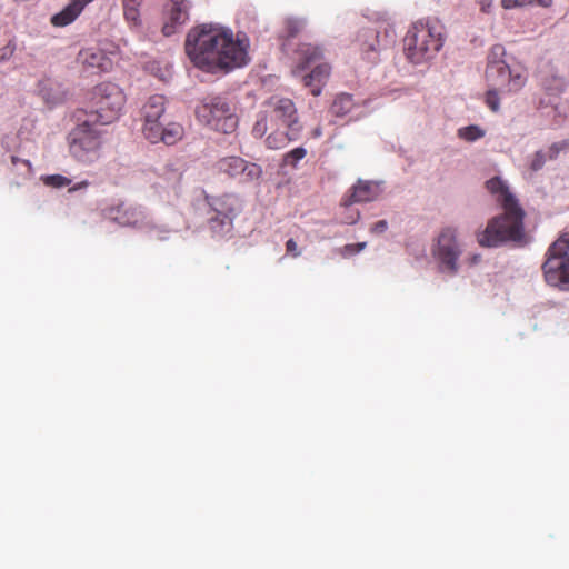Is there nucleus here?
I'll list each match as a JSON object with an SVG mask.
<instances>
[{"instance_id":"72a5a7b5","label":"nucleus","mask_w":569,"mask_h":569,"mask_svg":"<svg viewBox=\"0 0 569 569\" xmlns=\"http://www.w3.org/2000/svg\"><path fill=\"white\" fill-rule=\"evenodd\" d=\"M88 186H89V182H88L87 180H84V181H81V182H79V183L74 184L73 187H71V188L69 189V191H70V192H72V191H77V190H79V189H84V188H87Z\"/></svg>"},{"instance_id":"39448f33","label":"nucleus","mask_w":569,"mask_h":569,"mask_svg":"<svg viewBox=\"0 0 569 569\" xmlns=\"http://www.w3.org/2000/svg\"><path fill=\"white\" fill-rule=\"evenodd\" d=\"M141 117L142 133L151 143L163 142L172 146L182 139L183 127L177 122H167L163 96H151L141 109Z\"/></svg>"},{"instance_id":"f704fd0d","label":"nucleus","mask_w":569,"mask_h":569,"mask_svg":"<svg viewBox=\"0 0 569 569\" xmlns=\"http://www.w3.org/2000/svg\"><path fill=\"white\" fill-rule=\"evenodd\" d=\"M553 82L558 92L565 89V81L561 78H553Z\"/></svg>"},{"instance_id":"9b49d317","label":"nucleus","mask_w":569,"mask_h":569,"mask_svg":"<svg viewBox=\"0 0 569 569\" xmlns=\"http://www.w3.org/2000/svg\"><path fill=\"white\" fill-rule=\"evenodd\" d=\"M542 271L548 284L569 290V233L561 234L549 247Z\"/></svg>"},{"instance_id":"20e7f679","label":"nucleus","mask_w":569,"mask_h":569,"mask_svg":"<svg viewBox=\"0 0 569 569\" xmlns=\"http://www.w3.org/2000/svg\"><path fill=\"white\" fill-rule=\"evenodd\" d=\"M445 39V26L438 19H421L408 29L403 50L412 63L419 64L433 58L443 47Z\"/></svg>"},{"instance_id":"4c0bfd02","label":"nucleus","mask_w":569,"mask_h":569,"mask_svg":"<svg viewBox=\"0 0 569 569\" xmlns=\"http://www.w3.org/2000/svg\"><path fill=\"white\" fill-rule=\"evenodd\" d=\"M81 10L84 9V7L92 2L93 0H72Z\"/></svg>"},{"instance_id":"bb28decb","label":"nucleus","mask_w":569,"mask_h":569,"mask_svg":"<svg viewBox=\"0 0 569 569\" xmlns=\"http://www.w3.org/2000/svg\"><path fill=\"white\" fill-rule=\"evenodd\" d=\"M547 161V156L543 151H537L530 162V169L532 171L540 170Z\"/></svg>"},{"instance_id":"f3484780","label":"nucleus","mask_w":569,"mask_h":569,"mask_svg":"<svg viewBox=\"0 0 569 569\" xmlns=\"http://www.w3.org/2000/svg\"><path fill=\"white\" fill-rule=\"evenodd\" d=\"M381 193L380 183L368 180H358L342 198V206L349 207L353 203H361L376 200Z\"/></svg>"},{"instance_id":"7c9ffc66","label":"nucleus","mask_w":569,"mask_h":569,"mask_svg":"<svg viewBox=\"0 0 569 569\" xmlns=\"http://www.w3.org/2000/svg\"><path fill=\"white\" fill-rule=\"evenodd\" d=\"M388 229V222L386 220H379L373 223L370 228V232L373 234H381Z\"/></svg>"},{"instance_id":"dca6fc26","label":"nucleus","mask_w":569,"mask_h":569,"mask_svg":"<svg viewBox=\"0 0 569 569\" xmlns=\"http://www.w3.org/2000/svg\"><path fill=\"white\" fill-rule=\"evenodd\" d=\"M77 61L82 70L88 73L107 72L112 69V60L98 48H87L80 50Z\"/></svg>"},{"instance_id":"c756f323","label":"nucleus","mask_w":569,"mask_h":569,"mask_svg":"<svg viewBox=\"0 0 569 569\" xmlns=\"http://www.w3.org/2000/svg\"><path fill=\"white\" fill-rule=\"evenodd\" d=\"M565 148V142H556L548 148V151L545 152L547 159L553 160L558 157L559 152Z\"/></svg>"},{"instance_id":"b1692460","label":"nucleus","mask_w":569,"mask_h":569,"mask_svg":"<svg viewBox=\"0 0 569 569\" xmlns=\"http://www.w3.org/2000/svg\"><path fill=\"white\" fill-rule=\"evenodd\" d=\"M46 186L52 188H63L71 183V180L62 174H51L43 179Z\"/></svg>"},{"instance_id":"7ed1b4c3","label":"nucleus","mask_w":569,"mask_h":569,"mask_svg":"<svg viewBox=\"0 0 569 569\" xmlns=\"http://www.w3.org/2000/svg\"><path fill=\"white\" fill-rule=\"evenodd\" d=\"M505 47L502 44H495L487 57L485 74L489 89L486 93V103L493 112L499 110V92H517L527 82L526 69L523 67L511 68L505 61Z\"/></svg>"},{"instance_id":"c85d7f7f","label":"nucleus","mask_w":569,"mask_h":569,"mask_svg":"<svg viewBox=\"0 0 569 569\" xmlns=\"http://www.w3.org/2000/svg\"><path fill=\"white\" fill-rule=\"evenodd\" d=\"M16 51V44L8 42L4 47L0 48V62L9 60Z\"/></svg>"},{"instance_id":"6ab92c4d","label":"nucleus","mask_w":569,"mask_h":569,"mask_svg":"<svg viewBox=\"0 0 569 569\" xmlns=\"http://www.w3.org/2000/svg\"><path fill=\"white\" fill-rule=\"evenodd\" d=\"M269 127H271L270 123ZM280 127V124H277L269 128L271 132L266 138V144L269 149L284 148L290 141L298 140L302 130V127L286 128V130H281Z\"/></svg>"},{"instance_id":"a878e982","label":"nucleus","mask_w":569,"mask_h":569,"mask_svg":"<svg viewBox=\"0 0 569 569\" xmlns=\"http://www.w3.org/2000/svg\"><path fill=\"white\" fill-rule=\"evenodd\" d=\"M124 17L127 20L132 21L134 24L138 22L139 12L136 8V0L133 2L130 0H126Z\"/></svg>"},{"instance_id":"ddd939ff","label":"nucleus","mask_w":569,"mask_h":569,"mask_svg":"<svg viewBox=\"0 0 569 569\" xmlns=\"http://www.w3.org/2000/svg\"><path fill=\"white\" fill-rule=\"evenodd\" d=\"M213 168L218 173L237 180L239 183L258 182L262 177V168L259 164L239 156L222 157L214 162Z\"/></svg>"},{"instance_id":"1a4fd4ad","label":"nucleus","mask_w":569,"mask_h":569,"mask_svg":"<svg viewBox=\"0 0 569 569\" xmlns=\"http://www.w3.org/2000/svg\"><path fill=\"white\" fill-rule=\"evenodd\" d=\"M266 109L259 114L252 127V136L262 138L273 126L280 124L283 128L302 127L299 123L297 109L289 98L273 96L264 102Z\"/></svg>"},{"instance_id":"393cba45","label":"nucleus","mask_w":569,"mask_h":569,"mask_svg":"<svg viewBox=\"0 0 569 569\" xmlns=\"http://www.w3.org/2000/svg\"><path fill=\"white\" fill-rule=\"evenodd\" d=\"M366 246H367V242L346 244L340 249V254L343 258H348L350 256H353V254L362 251L366 248Z\"/></svg>"},{"instance_id":"cd10ccee","label":"nucleus","mask_w":569,"mask_h":569,"mask_svg":"<svg viewBox=\"0 0 569 569\" xmlns=\"http://www.w3.org/2000/svg\"><path fill=\"white\" fill-rule=\"evenodd\" d=\"M536 0H501V6L505 9H512L517 7H523L527 4H533Z\"/></svg>"},{"instance_id":"4be33fe9","label":"nucleus","mask_w":569,"mask_h":569,"mask_svg":"<svg viewBox=\"0 0 569 569\" xmlns=\"http://www.w3.org/2000/svg\"><path fill=\"white\" fill-rule=\"evenodd\" d=\"M485 136V130L479 126L470 124L458 130V137L465 141L473 142Z\"/></svg>"},{"instance_id":"2eb2a0df","label":"nucleus","mask_w":569,"mask_h":569,"mask_svg":"<svg viewBox=\"0 0 569 569\" xmlns=\"http://www.w3.org/2000/svg\"><path fill=\"white\" fill-rule=\"evenodd\" d=\"M104 214L108 219L122 227L141 228L144 226L147 219L141 208L124 202L110 206L104 210Z\"/></svg>"},{"instance_id":"6e6552de","label":"nucleus","mask_w":569,"mask_h":569,"mask_svg":"<svg viewBox=\"0 0 569 569\" xmlns=\"http://www.w3.org/2000/svg\"><path fill=\"white\" fill-rule=\"evenodd\" d=\"M124 103L126 96L118 84L102 82L91 91L90 117H94V122L109 124L119 118Z\"/></svg>"},{"instance_id":"473e14b6","label":"nucleus","mask_w":569,"mask_h":569,"mask_svg":"<svg viewBox=\"0 0 569 569\" xmlns=\"http://www.w3.org/2000/svg\"><path fill=\"white\" fill-rule=\"evenodd\" d=\"M360 218V213L357 211L355 214H350L345 218V223L347 224H353L356 223Z\"/></svg>"},{"instance_id":"a211bd4d","label":"nucleus","mask_w":569,"mask_h":569,"mask_svg":"<svg viewBox=\"0 0 569 569\" xmlns=\"http://www.w3.org/2000/svg\"><path fill=\"white\" fill-rule=\"evenodd\" d=\"M189 19V2L187 0H169L167 20L162 32L169 37L177 32Z\"/></svg>"},{"instance_id":"423d86ee","label":"nucleus","mask_w":569,"mask_h":569,"mask_svg":"<svg viewBox=\"0 0 569 569\" xmlns=\"http://www.w3.org/2000/svg\"><path fill=\"white\" fill-rule=\"evenodd\" d=\"M296 53L293 74L302 78L311 94L319 96L331 72L329 63L323 61L322 49L311 43H302Z\"/></svg>"},{"instance_id":"aec40b11","label":"nucleus","mask_w":569,"mask_h":569,"mask_svg":"<svg viewBox=\"0 0 569 569\" xmlns=\"http://www.w3.org/2000/svg\"><path fill=\"white\" fill-rule=\"evenodd\" d=\"M81 12L82 10L71 1V3L64 7L60 12L53 14L50 21L54 27H66L72 23Z\"/></svg>"},{"instance_id":"e433bc0d","label":"nucleus","mask_w":569,"mask_h":569,"mask_svg":"<svg viewBox=\"0 0 569 569\" xmlns=\"http://www.w3.org/2000/svg\"><path fill=\"white\" fill-rule=\"evenodd\" d=\"M477 2L481 6V10L486 12L488 8L491 6V0H477Z\"/></svg>"},{"instance_id":"58836bf2","label":"nucleus","mask_w":569,"mask_h":569,"mask_svg":"<svg viewBox=\"0 0 569 569\" xmlns=\"http://www.w3.org/2000/svg\"><path fill=\"white\" fill-rule=\"evenodd\" d=\"M536 3H538L541 7L548 8L552 4V0H536Z\"/></svg>"},{"instance_id":"412c9836","label":"nucleus","mask_w":569,"mask_h":569,"mask_svg":"<svg viewBox=\"0 0 569 569\" xmlns=\"http://www.w3.org/2000/svg\"><path fill=\"white\" fill-rule=\"evenodd\" d=\"M355 107L353 98L351 94L341 93L336 97L331 104V113L336 117H345Z\"/></svg>"},{"instance_id":"2f4dec72","label":"nucleus","mask_w":569,"mask_h":569,"mask_svg":"<svg viewBox=\"0 0 569 569\" xmlns=\"http://www.w3.org/2000/svg\"><path fill=\"white\" fill-rule=\"evenodd\" d=\"M286 250L288 253H291L293 257H298L300 252L298 251L297 242L293 239H289L286 242Z\"/></svg>"},{"instance_id":"f257e3e1","label":"nucleus","mask_w":569,"mask_h":569,"mask_svg":"<svg viewBox=\"0 0 569 569\" xmlns=\"http://www.w3.org/2000/svg\"><path fill=\"white\" fill-rule=\"evenodd\" d=\"M249 39L233 34L220 24L203 23L191 29L186 39V52L191 61L207 71L232 70L249 62Z\"/></svg>"},{"instance_id":"c9c22d12","label":"nucleus","mask_w":569,"mask_h":569,"mask_svg":"<svg viewBox=\"0 0 569 569\" xmlns=\"http://www.w3.org/2000/svg\"><path fill=\"white\" fill-rule=\"evenodd\" d=\"M11 162H12V164H14V166H16V164H18L19 162H22V163H23V164H26L28 168H30V167H31V164H30V161H29V160H20L17 156H12V157H11Z\"/></svg>"},{"instance_id":"f8f14e48","label":"nucleus","mask_w":569,"mask_h":569,"mask_svg":"<svg viewBox=\"0 0 569 569\" xmlns=\"http://www.w3.org/2000/svg\"><path fill=\"white\" fill-rule=\"evenodd\" d=\"M208 204L216 212L209 219V227L214 232H223L232 226L233 219L242 211V201L234 193H223L217 197H206Z\"/></svg>"},{"instance_id":"5701e85b","label":"nucleus","mask_w":569,"mask_h":569,"mask_svg":"<svg viewBox=\"0 0 569 569\" xmlns=\"http://www.w3.org/2000/svg\"><path fill=\"white\" fill-rule=\"evenodd\" d=\"M307 156V150L303 147H298L287 152L283 157V163L287 166H291L292 168L297 167V163L302 160Z\"/></svg>"},{"instance_id":"4468645a","label":"nucleus","mask_w":569,"mask_h":569,"mask_svg":"<svg viewBox=\"0 0 569 569\" xmlns=\"http://www.w3.org/2000/svg\"><path fill=\"white\" fill-rule=\"evenodd\" d=\"M460 249L457 243L456 230L447 227L438 236L437 244L433 248V256L441 262L442 267L451 274L458 271L457 261L460 257Z\"/></svg>"},{"instance_id":"0eeeda50","label":"nucleus","mask_w":569,"mask_h":569,"mask_svg":"<svg viewBox=\"0 0 569 569\" xmlns=\"http://www.w3.org/2000/svg\"><path fill=\"white\" fill-rule=\"evenodd\" d=\"M69 152L74 160L91 164L100 159L103 146V131L93 120L78 123L68 134Z\"/></svg>"},{"instance_id":"f03ea898","label":"nucleus","mask_w":569,"mask_h":569,"mask_svg":"<svg viewBox=\"0 0 569 569\" xmlns=\"http://www.w3.org/2000/svg\"><path fill=\"white\" fill-rule=\"evenodd\" d=\"M486 187L501 206L503 213L490 219L485 230L477 233L479 246L496 248L507 242L527 243L523 224L526 212L510 191L509 186L501 178L493 177L486 182Z\"/></svg>"},{"instance_id":"9d476101","label":"nucleus","mask_w":569,"mask_h":569,"mask_svg":"<svg viewBox=\"0 0 569 569\" xmlns=\"http://www.w3.org/2000/svg\"><path fill=\"white\" fill-rule=\"evenodd\" d=\"M198 120L210 129L229 134L238 127L230 102L221 96L204 98L196 109Z\"/></svg>"}]
</instances>
